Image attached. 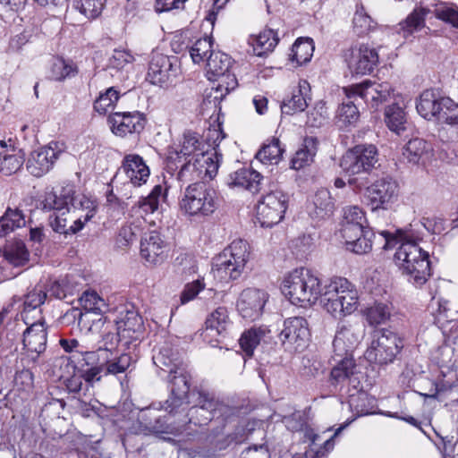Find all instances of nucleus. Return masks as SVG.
Here are the masks:
<instances>
[{
	"instance_id": "1",
	"label": "nucleus",
	"mask_w": 458,
	"mask_h": 458,
	"mask_svg": "<svg viewBox=\"0 0 458 458\" xmlns=\"http://www.w3.org/2000/svg\"><path fill=\"white\" fill-rule=\"evenodd\" d=\"M378 242L382 244V249L386 250H391L400 243L394 253V260L408 276L410 283L420 287L428 281L431 275L428 253L418 245L411 233L403 230H396L394 233L381 231Z\"/></svg>"
},
{
	"instance_id": "2",
	"label": "nucleus",
	"mask_w": 458,
	"mask_h": 458,
	"mask_svg": "<svg viewBox=\"0 0 458 458\" xmlns=\"http://www.w3.org/2000/svg\"><path fill=\"white\" fill-rule=\"evenodd\" d=\"M281 291L293 305L306 307L315 303L321 294V282L310 269L301 267L284 279Z\"/></svg>"
},
{
	"instance_id": "3",
	"label": "nucleus",
	"mask_w": 458,
	"mask_h": 458,
	"mask_svg": "<svg viewBox=\"0 0 458 458\" xmlns=\"http://www.w3.org/2000/svg\"><path fill=\"white\" fill-rule=\"evenodd\" d=\"M6 338L10 342L16 339V334L21 335L23 350L35 353L38 357L46 351L47 342V326L45 318H15L6 326Z\"/></svg>"
},
{
	"instance_id": "4",
	"label": "nucleus",
	"mask_w": 458,
	"mask_h": 458,
	"mask_svg": "<svg viewBox=\"0 0 458 458\" xmlns=\"http://www.w3.org/2000/svg\"><path fill=\"white\" fill-rule=\"evenodd\" d=\"M164 406L165 403L160 404L159 407L151 404L139 411L136 420L131 423L128 428V432L121 438L125 449H127L132 435L177 434L181 432L178 427L175 428L172 423H168L166 416L163 414V410L166 411Z\"/></svg>"
},
{
	"instance_id": "5",
	"label": "nucleus",
	"mask_w": 458,
	"mask_h": 458,
	"mask_svg": "<svg viewBox=\"0 0 458 458\" xmlns=\"http://www.w3.org/2000/svg\"><path fill=\"white\" fill-rule=\"evenodd\" d=\"M180 208L190 216H208L217 208L216 191L204 182L191 183L185 189Z\"/></svg>"
},
{
	"instance_id": "6",
	"label": "nucleus",
	"mask_w": 458,
	"mask_h": 458,
	"mask_svg": "<svg viewBox=\"0 0 458 458\" xmlns=\"http://www.w3.org/2000/svg\"><path fill=\"white\" fill-rule=\"evenodd\" d=\"M231 65V57L220 51L211 52L207 58L208 80L218 81V83L212 87L210 94L215 102H221L237 86L236 77L229 72Z\"/></svg>"
},
{
	"instance_id": "7",
	"label": "nucleus",
	"mask_w": 458,
	"mask_h": 458,
	"mask_svg": "<svg viewBox=\"0 0 458 458\" xmlns=\"http://www.w3.org/2000/svg\"><path fill=\"white\" fill-rule=\"evenodd\" d=\"M403 348V339L394 332L381 328L375 330L366 358L378 365L393 363Z\"/></svg>"
},
{
	"instance_id": "8",
	"label": "nucleus",
	"mask_w": 458,
	"mask_h": 458,
	"mask_svg": "<svg viewBox=\"0 0 458 458\" xmlns=\"http://www.w3.org/2000/svg\"><path fill=\"white\" fill-rule=\"evenodd\" d=\"M180 151L182 155L192 158L196 165H200L201 161L207 165L205 174L209 178H213L222 160V154L218 153L214 147V153L209 154L206 148V144L202 140L200 135L192 131H185L180 142Z\"/></svg>"
},
{
	"instance_id": "9",
	"label": "nucleus",
	"mask_w": 458,
	"mask_h": 458,
	"mask_svg": "<svg viewBox=\"0 0 458 458\" xmlns=\"http://www.w3.org/2000/svg\"><path fill=\"white\" fill-rule=\"evenodd\" d=\"M289 196L276 185L269 186L257 204V219L262 227H272L284 217Z\"/></svg>"
},
{
	"instance_id": "10",
	"label": "nucleus",
	"mask_w": 458,
	"mask_h": 458,
	"mask_svg": "<svg viewBox=\"0 0 458 458\" xmlns=\"http://www.w3.org/2000/svg\"><path fill=\"white\" fill-rule=\"evenodd\" d=\"M249 257L248 242L243 240H236L216 259L215 266L218 273L225 274L230 279L235 280L243 272Z\"/></svg>"
},
{
	"instance_id": "11",
	"label": "nucleus",
	"mask_w": 458,
	"mask_h": 458,
	"mask_svg": "<svg viewBox=\"0 0 458 458\" xmlns=\"http://www.w3.org/2000/svg\"><path fill=\"white\" fill-rule=\"evenodd\" d=\"M115 324L117 335L120 337L121 345L130 349L136 346L144 334L142 318L132 305H126L119 310L117 318L113 320Z\"/></svg>"
},
{
	"instance_id": "12",
	"label": "nucleus",
	"mask_w": 458,
	"mask_h": 458,
	"mask_svg": "<svg viewBox=\"0 0 458 458\" xmlns=\"http://www.w3.org/2000/svg\"><path fill=\"white\" fill-rule=\"evenodd\" d=\"M378 161L377 148L372 145H356L346 151L340 160V167L348 175L369 173Z\"/></svg>"
},
{
	"instance_id": "13",
	"label": "nucleus",
	"mask_w": 458,
	"mask_h": 458,
	"mask_svg": "<svg viewBox=\"0 0 458 458\" xmlns=\"http://www.w3.org/2000/svg\"><path fill=\"white\" fill-rule=\"evenodd\" d=\"M346 91L350 92L349 96H358L370 109L377 111L380 106L394 97V89L387 81L379 83L365 80L346 87Z\"/></svg>"
},
{
	"instance_id": "14",
	"label": "nucleus",
	"mask_w": 458,
	"mask_h": 458,
	"mask_svg": "<svg viewBox=\"0 0 458 458\" xmlns=\"http://www.w3.org/2000/svg\"><path fill=\"white\" fill-rule=\"evenodd\" d=\"M399 186L395 180L386 176L367 187L365 197L372 212L387 210L397 199Z\"/></svg>"
},
{
	"instance_id": "15",
	"label": "nucleus",
	"mask_w": 458,
	"mask_h": 458,
	"mask_svg": "<svg viewBox=\"0 0 458 458\" xmlns=\"http://www.w3.org/2000/svg\"><path fill=\"white\" fill-rule=\"evenodd\" d=\"M167 381L171 384V394L165 402V409L170 415L175 414L187 401L190 392L191 376L184 364L171 374L166 375Z\"/></svg>"
},
{
	"instance_id": "16",
	"label": "nucleus",
	"mask_w": 458,
	"mask_h": 458,
	"mask_svg": "<svg viewBox=\"0 0 458 458\" xmlns=\"http://www.w3.org/2000/svg\"><path fill=\"white\" fill-rule=\"evenodd\" d=\"M42 206L44 209H54L59 212L66 209L72 214L80 209L95 208L89 199L84 196L81 198L74 196V191L70 188H63L59 193L54 191L46 192Z\"/></svg>"
},
{
	"instance_id": "17",
	"label": "nucleus",
	"mask_w": 458,
	"mask_h": 458,
	"mask_svg": "<svg viewBox=\"0 0 458 458\" xmlns=\"http://www.w3.org/2000/svg\"><path fill=\"white\" fill-rule=\"evenodd\" d=\"M178 70V58L176 56H168L158 52H152L147 80L151 84L163 87L176 77Z\"/></svg>"
},
{
	"instance_id": "18",
	"label": "nucleus",
	"mask_w": 458,
	"mask_h": 458,
	"mask_svg": "<svg viewBox=\"0 0 458 458\" xmlns=\"http://www.w3.org/2000/svg\"><path fill=\"white\" fill-rule=\"evenodd\" d=\"M310 330L307 320L302 317H293L284 320V329L279 335L286 350L301 352L309 341Z\"/></svg>"
},
{
	"instance_id": "19",
	"label": "nucleus",
	"mask_w": 458,
	"mask_h": 458,
	"mask_svg": "<svg viewBox=\"0 0 458 458\" xmlns=\"http://www.w3.org/2000/svg\"><path fill=\"white\" fill-rule=\"evenodd\" d=\"M364 335V327L360 323H339L333 349L335 356L343 357L351 354L352 349L359 344Z\"/></svg>"
},
{
	"instance_id": "20",
	"label": "nucleus",
	"mask_w": 458,
	"mask_h": 458,
	"mask_svg": "<svg viewBox=\"0 0 458 458\" xmlns=\"http://www.w3.org/2000/svg\"><path fill=\"white\" fill-rule=\"evenodd\" d=\"M61 154L62 149L59 148L58 142L52 141L47 146L30 154L26 168L31 175L41 177L52 169Z\"/></svg>"
},
{
	"instance_id": "21",
	"label": "nucleus",
	"mask_w": 458,
	"mask_h": 458,
	"mask_svg": "<svg viewBox=\"0 0 458 458\" xmlns=\"http://www.w3.org/2000/svg\"><path fill=\"white\" fill-rule=\"evenodd\" d=\"M146 122L145 115L139 111L114 112L108 116L112 132L119 137L140 133L143 131Z\"/></svg>"
},
{
	"instance_id": "22",
	"label": "nucleus",
	"mask_w": 458,
	"mask_h": 458,
	"mask_svg": "<svg viewBox=\"0 0 458 458\" xmlns=\"http://www.w3.org/2000/svg\"><path fill=\"white\" fill-rule=\"evenodd\" d=\"M192 395H195V392H192ZM196 395L195 404L189 409L186 414L187 419L183 420L182 424L178 427L181 431L188 423L195 426H205L214 420L212 409H214L215 397L205 391H197Z\"/></svg>"
},
{
	"instance_id": "23",
	"label": "nucleus",
	"mask_w": 458,
	"mask_h": 458,
	"mask_svg": "<svg viewBox=\"0 0 458 458\" xmlns=\"http://www.w3.org/2000/svg\"><path fill=\"white\" fill-rule=\"evenodd\" d=\"M267 301L266 292L256 288H247L241 293L238 298L237 310L243 318L255 320L261 316Z\"/></svg>"
},
{
	"instance_id": "24",
	"label": "nucleus",
	"mask_w": 458,
	"mask_h": 458,
	"mask_svg": "<svg viewBox=\"0 0 458 458\" xmlns=\"http://www.w3.org/2000/svg\"><path fill=\"white\" fill-rule=\"evenodd\" d=\"M347 64L352 74H369L374 71L378 64V54L375 48L367 45H360L351 49Z\"/></svg>"
},
{
	"instance_id": "25",
	"label": "nucleus",
	"mask_w": 458,
	"mask_h": 458,
	"mask_svg": "<svg viewBox=\"0 0 458 458\" xmlns=\"http://www.w3.org/2000/svg\"><path fill=\"white\" fill-rule=\"evenodd\" d=\"M231 326L227 309L218 307L207 317L202 335L210 344H219L228 335Z\"/></svg>"
},
{
	"instance_id": "26",
	"label": "nucleus",
	"mask_w": 458,
	"mask_h": 458,
	"mask_svg": "<svg viewBox=\"0 0 458 458\" xmlns=\"http://www.w3.org/2000/svg\"><path fill=\"white\" fill-rule=\"evenodd\" d=\"M167 244L159 233L151 231L145 233L140 241V255L150 264H160L167 256Z\"/></svg>"
},
{
	"instance_id": "27",
	"label": "nucleus",
	"mask_w": 458,
	"mask_h": 458,
	"mask_svg": "<svg viewBox=\"0 0 458 458\" xmlns=\"http://www.w3.org/2000/svg\"><path fill=\"white\" fill-rule=\"evenodd\" d=\"M47 297V288L43 285H36L23 296L22 310L16 315L19 318H33L36 319L45 318L40 307L45 303Z\"/></svg>"
},
{
	"instance_id": "28",
	"label": "nucleus",
	"mask_w": 458,
	"mask_h": 458,
	"mask_svg": "<svg viewBox=\"0 0 458 458\" xmlns=\"http://www.w3.org/2000/svg\"><path fill=\"white\" fill-rule=\"evenodd\" d=\"M120 171H123L126 178L135 187L146 183L149 177V168L143 158L137 154L126 155L123 160Z\"/></svg>"
},
{
	"instance_id": "29",
	"label": "nucleus",
	"mask_w": 458,
	"mask_h": 458,
	"mask_svg": "<svg viewBox=\"0 0 458 458\" xmlns=\"http://www.w3.org/2000/svg\"><path fill=\"white\" fill-rule=\"evenodd\" d=\"M152 360L158 369V375L162 377L185 364L179 353L168 344L159 347L157 351H154Z\"/></svg>"
},
{
	"instance_id": "30",
	"label": "nucleus",
	"mask_w": 458,
	"mask_h": 458,
	"mask_svg": "<svg viewBox=\"0 0 458 458\" xmlns=\"http://www.w3.org/2000/svg\"><path fill=\"white\" fill-rule=\"evenodd\" d=\"M336 365L332 369L330 373V381L333 386L344 385L346 382L352 384L356 387L359 383L355 373V362L351 354L338 357L334 355Z\"/></svg>"
},
{
	"instance_id": "31",
	"label": "nucleus",
	"mask_w": 458,
	"mask_h": 458,
	"mask_svg": "<svg viewBox=\"0 0 458 458\" xmlns=\"http://www.w3.org/2000/svg\"><path fill=\"white\" fill-rule=\"evenodd\" d=\"M345 99L338 106L336 111V123L341 129L354 126L360 118V112L355 101L360 98L358 96H349L346 87L343 88Z\"/></svg>"
},
{
	"instance_id": "32",
	"label": "nucleus",
	"mask_w": 458,
	"mask_h": 458,
	"mask_svg": "<svg viewBox=\"0 0 458 458\" xmlns=\"http://www.w3.org/2000/svg\"><path fill=\"white\" fill-rule=\"evenodd\" d=\"M71 214L72 215L73 224L70 226L67 225V218L63 216L64 212H62L60 215H56L54 217L51 216L49 218V224L52 229L58 233L74 234L81 231L83 228L85 223L94 216L95 208H89L87 210L85 216H83V220L81 216H77L75 213Z\"/></svg>"
},
{
	"instance_id": "33",
	"label": "nucleus",
	"mask_w": 458,
	"mask_h": 458,
	"mask_svg": "<svg viewBox=\"0 0 458 458\" xmlns=\"http://www.w3.org/2000/svg\"><path fill=\"white\" fill-rule=\"evenodd\" d=\"M198 169L192 158L182 155L178 149H170L166 157V171L172 175L177 173V179L183 181L188 172Z\"/></svg>"
},
{
	"instance_id": "34",
	"label": "nucleus",
	"mask_w": 458,
	"mask_h": 458,
	"mask_svg": "<svg viewBox=\"0 0 458 458\" xmlns=\"http://www.w3.org/2000/svg\"><path fill=\"white\" fill-rule=\"evenodd\" d=\"M264 177L250 168H242L230 174V186L242 187L253 193L259 192L263 184Z\"/></svg>"
},
{
	"instance_id": "35",
	"label": "nucleus",
	"mask_w": 458,
	"mask_h": 458,
	"mask_svg": "<svg viewBox=\"0 0 458 458\" xmlns=\"http://www.w3.org/2000/svg\"><path fill=\"white\" fill-rule=\"evenodd\" d=\"M324 308L335 318H340L352 313L358 305V292L351 290L340 299H331L330 301L322 302Z\"/></svg>"
},
{
	"instance_id": "36",
	"label": "nucleus",
	"mask_w": 458,
	"mask_h": 458,
	"mask_svg": "<svg viewBox=\"0 0 458 458\" xmlns=\"http://www.w3.org/2000/svg\"><path fill=\"white\" fill-rule=\"evenodd\" d=\"M90 329H99L101 334L103 346L99 347L98 351H112L117 344L121 345L120 337H118L117 330H115V324L114 321L107 319L106 317L101 316L95 320Z\"/></svg>"
},
{
	"instance_id": "37",
	"label": "nucleus",
	"mask_w": 458,
	"mask_h": 458,
	"mask_svg": "<svg viewBox=\"0 0 458 458\" xmlns=\"http://www.w3.org/2000/svg\"><path fill=\"white\" fill-rule=\"evenodd\" d=\"M443 98L432 89L424 90L416 100L418 114L428 121H434Z\"/></svg>"
},
{
	"instance_id": "38",
	"label": "nucleus",
	"mask_w": 458,
	"mask_h": 458,
	"mask_svg": "<svg viewBox=\"0 0 458 458\" xmlns=\"http://www.w3.org/2000/svg\"><path fill=\"white\" fill-rule=\"evenodd\" d=\"M335 205L330 192L326 189L318 191L313 198V202L309 208V214L313 219H325L334 212Z\"/></svg>"
},
{
	"instance_id": "39",
	"label": "nucleus",
	"mask_w": 458,
	"mask_h": 458,
	"mask_svg": "<svg viewBox=\"0 0 458 458\" xmlns=\"http://www.w3.org/2000/svg\"><path fill=\"white\" fill-rule=\"evenodd\" d=\"M147 222L143 217H137L123 225L119 230L116 244L120 248H125L141 236L146 228Z\"/></svg>"
},
{
	"instance_id": "40",
	"label": "nucleus",
	"mask_w": 458,
	"mask_h": 458,
	"mask_svg": "<svg viewBox=\"0 0 458 458\" xmlns=\"http://www.w3.org/2000/svg\"><path fill=\"white\" fill-rule=\"evenodd\" d=\"M318 150V140L314 137H306L301 147L295 152L292 158V168L300 170L309 165Z\"/></svg>"
},
{
	"instance_id": "41",
	"label": "nucleus",
	"mask_w": 458,
	"mask_h": 458,
	"mask_svg": "<svg viewBox=\"0 0 458 458\" xmlns=\"http://www.w3.org/2000/svg\"><path fill=\"white\" fill-rule=\"evenodd\" d=\"M11 149L0 152V173L9 176L17 173L23 165L25 158L21 149L14 148L10 145Z\"/></svg>"
},
{
	"instance_id": "42",
	"label": "nucleus",
	"mask_w": 458,
	"mask_h": 458,
	"mask_svg": "<svg viewBox=\"0 0 458 458\" xmlns=\"http://www.w3.org/2000/svg\"><path fill=\"white\" fill-rule=\"evenodd\" d=\"M384 114L386 125L391 131L400 135L406 131L407 115L403 107L392 104L386 107Z\"/></svg>"
},
{
	"instance_id": "43",
	"label": "nucleus",
	"mask_w": 458,
	"mask_h": 458,
	"mask_svg": "<svg viewBox=\"0 0 458 458\" xmlns=\"http://www.w3.org/2000/svg\"><path fill=\"white\" fill-rule=\"evenodd\" d=\"M351 290H356L353 285L343 277H335L331 279L329 284L321 286V302L330 301L331 299H340L351 293Z\"/></svg>"
},
{
	"instance_id": "44",
	"label": "nucleus",
	"mask_w": 458,
	"mask_h": 458,
	"mask_svg": "<svg viewBox=\"0 0 458 458\" xmlns=\"http://www.w3.org/2000/svg\"><path fill=\"white\" fill-rule=\"evenodd\" d=\"M431 150L430 143L423 139L414 138L405 144L403 148V155L409 163L419 164Z\"/></svg>"
},
{
	"instance_id": "45",
	"label": "nucleus",
	"mask_w": 458,
	"mask_h": 458,
	"mask_svg": "<svg viewBox=\"0 0 458 458\" xmlns=\"http://www.w3.org/2000/svg\"><path fill=\"white\" fill-rule=\"evenodd\" d=\"M315 47L313 40L310 38H299L292 47L290 60L297 65L309 63L313 55Z\"/></svg>"
},
{
	"instance_id": "46",
	"label": "nucleus",
	"mask_w": 458,
	"mask_h": 458,
	"mask_svg": "<svg viewBox=\"0 0 458 458\" xmlns=\"http://www.w3.org/2000/svg\"><path fill=\"white\" fill-rule=\"evenodd\" d=\"M269 333L267 327H251L244 331L239 339L242 351L248 356L253 354L254 349L260 344L266 335Z\"/></svg>"
},
{
	"instance_id": "47",
	"label": "nucleus",
	"mask_w": 458,
	"mask_h": 458,
	"mask_svg": "<svg viewBox=\"0 0 458 458\" xmlns=\"http://www.w3.org/2000/svg\"><path fill=\"white\" fill-rule=\"evenodd\" d=\"M29 251L21 241L7 243L4 249V258L14 267H21L29 261Z\"/></svg>"
},
{
	"instance_id": "48",
	"label": "nucleus",
	"mask_w": 458,
	"mask_h": 458,
	"mask_svg": "<svg viewBox=\"0 0 458 458\" xmlns=\"http://www.w3.org/2000/svg\"><path fill=\"white\" fill-rule=\"evenodd\" d=\"M458 121V104L447 97H444L437 108L436 117L433 122L440 124L454 125Z\"/></svg>"
},
{
	"instance_id": "49",
	"label": "nucleus",
	"mask_w": 458,
	"mask_h": 458,
	"mask_svg": "<svg viewBox=\"0 0 458 458\" xmlns=\"http://www.w3.org/2000/svg\"><path fill=\"white\" fill-rule=\"evenodd\" d=\"M309 87L306 81L300 83L299 89L292 94V97L283 101L281 105L282 113L287 115H293L295 113L302 112L308 106L307 99L302 92V89Z\"/></svg>"
},
{
	"instance_id": "50",
	"label": "nucleus",
	"mask_w": 458,
	"mask_h": 458,
	"mask_svg": "<svg viewBox=\"0 0 458 458\" xmlns=\"http://www.w3.org/2000/svg\"><path fill=\"white\" fill-rule=\"evenodd\" d=\"M77 72V66L72 61L64 60L62 57H55L51 63L49 78L53 81H61L66 78L75 76Z\"/></svg>"
},
{
	"instance_id": "51",
	"label": "nucleus",
	"mask_w": 458,
	"mask_h": 458,
	"mask_svg": "<svg viewBox=\"0 0 458 458\" xmlns=\"http://www.w3.org/2000/svg\"><path fill=\"white\" fill-rule=\"evenodd\" d=\"M429 10L424 7L415 8L407 18L399 23L400 30L403 32V36L411 35L425 26V18Z\"/></svg>"
},
{
	"instance_id": "52",
	"label": "nucleus",
	"mask_w": 458,
	"mask_h": 458,
	"mask_svg": "<svg viewBox=\"0 0 458 458\" xmlns=\"http://www.w3.org/2000/svg\"><path fill=\"white\" fill-rule=\"evenodd\" d=\"M434 360L440 367L454 368L458 365V345L445 344L434 352Z\"/></svg>"
},
{
	"instance_id": "53",
	"label": "nucleus",
	"mask_w": 458,
	"mask_h": 458,
	"mask_svg": "<svg viewBox=\"0 0 458 458\" xmlns=\"http://www.w3.org/2000/svg\"><path fill=\"white\" fill-rule=\"evenodd\" d=\"M278 139L273 138L268 143L264 144L256 154V158L263 164H277L284 153Z\"/></svg>"
},
{
	"instance_id": "54",
	"label": "nucleus",
	"mask_w": 458,
	"mask_h": 458,
	"mask_svg": "<svg viewBox=\"0 0 458 458\" xmlns=\"http://www.w3.org/2000/svg\"><path fill=\"white\" fill-rule=\"evenodd\" d=\"M34 387L33 373L27 369L17 371L13 380V391L21 393V399H28Z\"/></svg>"
},
{
	"instance_id": "55",
	"label": "nucleus",
	"mask_w": 458,
	"mask_h": 458,
	"mask_svg": "<svg viewBox=\"0 0 458 458\" xmlns=\"http://www.w3.org/2000/svg\"><path fill=\"white\" fill-rule=\"evenodd\" d=\"M165 192L166 189L164 190L162 185H155L148 196L141 197L138 200L137 206L146 214L153 213L158 208L159 199L165 196Z\"/></svg>"
},
{
	"instance_id": "56",
	"label": "nucleus",
	"mask_w": 458,
	"mask_h": 458,
	"mask_svg": "<svg viewBox=\"0 0 458 458\" xmlns=\"http://www.w3.org/2000/svg\"><path fill=\"white\" fill-rule=\"evenodd\" d=\"M350 406L358 416H363L373 413L375 399L369 396L366 393L360 392L357 395H352L349 401Z\"/></svg>"
},
{
	"instance_id": "57",
	"label": "nucleus",
	"mask_w": 458,
	"mask_h": 458,
	"mask_svg": "<svg viewBox=\"0 0 458 458\" xmlns=\"http://www.w3.org/2000/svg\"><path fill=\"white\" fill-rule=\"evenodd\" d=\"M106 0H73V6L88 19H95L102 13Z\"/></svg>"
},
{
	"instance_id": "58",
	"label": "nucleus",
	"mask_w": 458,
	"mask_h": 458,
	"mask_svg": "<svg viewBox=\"0 0 458 458\" xmlns=\"http://www.w3.org/2000/svg\"><path fill=\"white\" fill-rule=\"evenodd\" d=\"M279 38L273 30H265L256 38L254 50L261 56L267 52H271L277 45Z\"/></svg>"
},
{
	"instance_id": "59",
	"label": "nucleus",
	"mask_w": 458,
	"mask_h": 458,
	"mask_svg": "<svg viewBox=\"0 0 458 458\" xmlns=\"http://www.w3.org/2000/svg\"><path fill=\"white\" fill-rule=\"evenodd\" d=\"M119 98V92L114 87H110L95 100L94 109L99 114H106L114 108Z\"/></svg>"
},
{
	"instance_id": "60",
	"label": "nucleus",
	"mask_w": 458,
	"mask_h": 458,
	"mask_svg": "<svg viewBox=\"0 0 458 458\" xmlns=\"http://www.w3.org/2000/svg\"><path fill=\"white\" fill-rule=\"evenodd\" d=\"M211 52H214L212 50V40L208 37L196 40L190 48L191 57L195 64H199L204 60L207 61Z\"/></svg>"
},
{
	"instance_id": "61",
	"label": "nucleus",
	"mask_w": 458,
	"mask_h": 458,
	"mask_svg": "<svg viewBox=\"0 0 458 458\" xmlns=\"http://www.w3.org/2000/svg\"><path fill=\"white\" fill-rule=\"evenodd\" d=\"M131 356L128 353H122L120 356L106 360L104 363L105 375H117L127 370L131 363Z\"/></svg>"
},
{
	"instance_id": "62",
	"label": "nucleus",
	"mask_w": 458,
	"mask_h": 458,
	"mask_svg": "<svg viewBox=\"0 0 458 458\" xmlns=\"http://www.w3.org/2000/svg\"><path fill=\"white\" fill-rule=\"evenodd\" d=\"M80 302L86 313L99 314L102 311V307L105 305L104 300L94 291L84 292L80 298Z\"/></svg>"
},
{
	"instance_id": "63",
	"label": "nucleus",
	"mask_w": 458,
	"mask_h": 458,
	"mask_svg": "<svg viewBox=\"0 0 458 458\" xmlns=\"http://www.w3.org/2000/svg\"><path fill=\"white\" fill-rule=\"evenodd\" d=\"M354 32L359 35L368 33L373 28L372 19L365 13L363 6L357 8L352 19Z\"/></svg>"
},
{
	"instance_id": "64",
	"label": "nucleus",
	"mask_w": 458,
	"mask_h": 458,
	"mask_svg": "<svg viewBox=\"0 0 458 458\" xmlns=\"http://www.w3.org/2000/svg\"><path fill=\"white\" fill-rule=\"evenodd\" d=\"M372 237H375V233L370 228L367 229L362 236L357 238V241L346 249L359 255L369 253L372 250Z\"/></svg>"
}]
</instances>
